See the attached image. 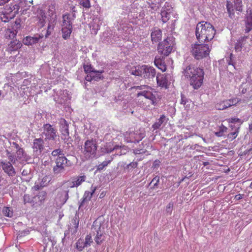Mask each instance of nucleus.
<instances>
[{
    "label": "nucleus",
    "mask_w": 252,
    "mask_h": 252,
    "mask_svg": "<svg viewBox=\"0 0 252 252\" xmlns=\"http://www.w3.org/2000/svg\"><path fill=\"white\" fill-rule=\"evenodd\" d=\"M91 27L92 28V32L94 34H96L97 33V31L100 29V25L98 24V21L97 22L96 20H94L93 23Z\"/></svg>",
    "instance_id": "nucleus-38"
},
{
    "label": "nucleus",
    "mask_w": 252,
    "mask_h": 252,
    "mask_svg": "<svg viewBox=\"0 0 252 252\" xmlns=\"http://www.w3.org/2000/svg\"><path fill=\"white\" fill-rule=\"evenodd\" d=\"M156 75V69L151 66L148 65H144L142 76L141 77L144 78L145 79H153Z\"/></svg>",
    "instance_id": "nucleus-13"
},
{
    "label": "nucleus",
    "mask_w": 252,
    "mask_h": 252,
    "mask_svg": "<svg viewBox=\"0 0 252 252\" xmlns=\"http://www.w3.org/2000/svg\"><path fill=\"white\" fill-rule=\"evenodd\" d=\"M124 135L126 141L131 143H138L145 136L144 132L138 131L135 132L131 130L127 131Z\"/></svg>",
    "instance_id": "nucleus-6"
},
{
    "label": "nucleus",
    "mask_w": 252,
    "mask_h": 252,
    "mask_svg": "<svg viewBox=\"0 0 252 252\" xmlns=\"http://www.w3.org/2000/svg\"><path fill=\"white\" fill-rule=\"evenodd\" d=\"M239 128H240L239 127H238L236 129L235 131L233 132H230L227 135V139L230 141L233 140L237 137L238 133L239 132Z\"/></svg>",
    "instance_id": "nucleus-39"
},
{
    "label": "nucleus",
    "mask_w": 252,
    "mask_h": 252,
    "mask_svg": "<svg viewBox=\"0 0 252 252\" xmlns=\"http://www.w3.org/2000/svg\"><path fill=\"white\" fill-rule=\"evenodd\" d=\"M184 74L189 79L190 84L194 89H197L202 85L204 74L203 68L189 65L184 70Z\"/></svg>",
    "instance_id": "nucleus-1"
},
{
    "label": "nucleus",
    "mask_w": 252,
    "mask_h": 252,
    "mask_svg": "<svg viewBox=\"0 0 252 252\" xmlns=\"http://www.w3.org/2000/svg\"><path fill=\"white\" fill-rule=\"evenodd\" d=\"M143 67L144 65H138L137 66H130V68L128 66V69L131 74L141 77L142 76Z\"/></svg>",
    "instance_id": "nucleus-24"
},
{
    "label": "nucleus",
    "mask_w": 252,
    "mask_h": 252,
    "mask_svg": "<svg viewBox=\"0 0 252 252\" xmlns=\"http://www.w3.org/2000/svg\"><path fill=\"white\" fill-rule=\"evenodd\" d=\"M249 129L252 130V122L249 124Z\"/></svg>",
    "instance_id": "nucleus-62"
},
{
    "label": "nucleus",
    "mask_w": 252,
    "mask_h": 252,
    "mask_svg": "<svg viewBox=\"0 0 252 252\" xmlns=\"http://www.w3.org/2000/svg\"><path fill=\"white\" fill-rule=\"evenodd\" d=\"M165 118V116L164 115H161L160 118L158 119V121L155 122L152 126V127L154 129H157L159 128V127L162 124Z\"/></svg>",
    "instance_id": "nucleus-36"
},
{
    "label": "nucleus",
    "mask_w": 252,
    "mask_h": 252,
    "mask_svg": "<svg viewBox=\"0 0 252 252\" xmlns=\"http://www.w3.org/2000/svg\"><path fill=\"white\" fill-rule=\"evenodd\" d=\"M153 43H157L162 38V31L158 28H154L151 33Z\"/></svg>",
    "instance_id": "nucleus-20"
},
{
    "label": "nucleus",
    "mask_w": 252,
    "mask_h": 252,
    "mask_svg": "<svg viewBox=\"0 0 252 252\" xmlns=\"http://www.w3.org/2000/svg\"><path fill=\"white\" fill-rule=\"evenodd\" d=\"M2 168L4 171L9 176H14L15 175V169L10 162L2 163Z\"/></svg>",
    "instance_id": "nucleus-23"
},
{
    "label": "nucleus",
    "mask_w": 252,
    "mask_h": 252,
    "mask_svg": "<svg viewBox=\"0 0 252 252\" xmlns=\"http://www.w3.org/2000/svg\"><path fill=\"white\" fill-rule=\"evenodd\" d=\"M204 43H196L192 46V54L197 60L203 59L205 57V45Z\"/></svg>",
    "instance_id": "nucleus-8"
},
{
    "label": "nucleus",
    "mask_w": 252,
    "mask_h": 252,
    "mask_svg": "<svg viewBox=\"0 0 252 252\" xmlns=\"http://www.w3.org/2000/svg\"><path fill=\"white\" fill-rule=\"evenodd\" d=\"M131 89L138 90L141 91H143L144 90H153L152 88L148 86V85H141V86H136L132 87Z\"/></svg>",
    "instance_id": "nucleus-42"
},
{
    "label": "nucleus",
    "mask_w": 252,
    "mask_h": 252,
    "mask_svg": "<svg viewBox=\"0 0 252 252\" xmlns=\"http://www.w3.org/2000/svg\"><path fill=\"white\" fill-rule=\"evenodd\" d=\"M72 32V27H62V37L65 39H68Z\"/></svg>",
    "instance_id": "nucleus-30"
},
{
    "label": "nucleus",
    "mask_w": 252,
    "mask_h": 252,
    "mask_svg": "<svg viewBox=\"0 0 252 252\" xmlns=\"http://www.w3.org/2000/svg\"><path fill=\"white\" fill-rule=\"evenodd\" d=\"M105 194H106L105 192L102 191V192L100 193L99 197L100 198H103L105 196Z\"/></svg>",
    "instance_id": "nucleus-60"
},
{
    "label": "nucleus",
    "mask_w": 252,
    "mask_h": 252,
    "mask_svg": "<svg viewBox=\"0 0 252 252\" xmlns=\"http://www.w3.org/2000/svg\"><path fill=\"white\" fill-rule=\"evenodd\" d=\"M245 32L248 33L252 30V10L250 8L247 11L245 18Z\"/></svg>",
    "instance_id": "nucleus-18"
},
{
    "label": "nucleus",
    "mask_w": 252,
    "mask_h": 252,
    "mask_svg": "<svg viewBox=\"0 0 252 252\" xmlns=\"http://www.w3.org/2000/svg\"><path fill=\"white\" fill-rule=\"evenodd\" d=\"M22 43L19 40H13L7 45L5 51L9 54H12L13 52L17 51L21 48Z\"/></svg>",
    "instance_id": "nucleus-17"
},
{
    "label": "nucleus",
    "mask_w": 252,
    "mask_h": 252,
    "mask_svg": "<svg viewBox=\"0 0 252 252\" xmlns=\"http://www.w3.org/2000/svg\"><path fill=\"white\" fill-rule=\"evenodd\" d=\"M216 33V30L214 27L206 22V41L212 39Z\"/></svg>",
    "instance_id": "nucleus-21"
},
{
    "label": "nucleus",
    "mask_w": 252,
    "mask_h": 252,
    "mask_svg": "<svg viewBox=\"0 0 252 252\" xmlns=\"http://www.w3.org/2000/svg\"><path fill=\"white\" fill-rule=\"evenodd\" d=\"M243 195L241 194H237V195H235V198L236 200H240V199H241L243 198Z\"/></svg>",
    "instance_id": "nucleus-58"
},
{
    "label": "nucleus",
    "mask_w": 252,
    "mask_h": 252,
    "mask_svg": "<svg viewBox=\"0 0 252 252\" xmlns=\"http://www.w3.org/2000/svg\"><path fill=\"white\" fill-rule=\"evenodd\" d=\"M20 2L11 3L6 5L0 12V19L3 22H7L14 18L20 9Z\"/></svg>",
    "instance_id": "nucleus-2"
},
{
    "label": "nucleus",
    "mask_w": 252,
    "mask_h": 252,
    "mask_svg": "<svg viewBox=\"0 0 252 252\" xmlns=\"http://www.w3.org/2000/svg\"><path fill=\"white\" fill-rule=\"evenodd\" d=\"M32 149L37 155H39L44 149V142L42 138H35L33 140Z\"/></svg>",
    "instance_id": "nucleus-14"
},
{
    "label": "nucleus",
    "mask_w": 252,
    "mask_h": 252,
    "mask_svg": "<svg viewBox=\"0 0 252 252\" xmlns=\"http://www.w3.org/2000/svg\"><path fill=\"white\" fill-rule=\"evenodd\" d=\"M11 147H14V150L16 151V153L8 149L6 151V155L8 159L11 162H15L16 159H21L23 157L24 150L21 148L17 143L15 142L12 143Z\"/></svg>",
    "instance_id": "nucleus-7"
},
{
    "label": "nucleus",
    "mask_w": 252,
    "mask_h": 252,
    "mask_svg": "<svg viewBox=\"0 0 252 252\" xmlns=\"http://www.w3.org/2000/svg\"><path fill=\"white\" fill-rule=\"evenodd\" d=\"M50 27H51V26L50 25H49L48 26V30L47 31V33L45 35L46 37H48V36L51 34V32L49 31V30L50 29Z\"/></svg>",
    "instance_id": "nucleus-59"
},
{
    "label": "nucleus",
    "mask_w": 252,
    "mask_h": 252,
    "mask_svg": "<svg viewBox=\"0 0 252 252\" xmlns=\"http://www.w3.org/2000/svg\"><path fill=\"white\" fill-rule=\"evenodd\" d=\"M3 214L8 217H11L13 215V212L9 207H4L2 210Z\"/></svg>",
    "instance_id": "nucleus-47"
},
{
    "label": "nucleus",
    "mask_w": 252,
    "mask_h": 252,
    "mask_svg": "<svg viewBox=\"0 0 252 252\" xmlns=\"http://www.w3.org/2000/svg\"><path fill=\"white\" fill-rule=\"evenodd\" d=\"M104 231L101 229L100 227H99L97 231L96 235L94 238V240L97 244H101L104 240Z\"/></svg>",
    "instance_id": "nucleus-31"
},
{
    "label": "nucleus",
    "mask_w": 252,
    "mask_h": 252,
    "mask_svg": "<svg viewBox=\"0 0 252 252\" xmlns=\"http://www.w3.org/2000/svg\"><path fill=\"white\" fill-rule=\"evenodd\" d=\"M203 23H198L196 28L195 35L199 43L205 42V25Z\"/></svg>",
    "instance_id": "nucleus-15"
},
{
    "label": "nucleus",
    "mask_w": 252,
    "mask_h": 252,
    "mask_svg": "<svg viewBox=\"0 0 252 252\" xmlns=\"http://www.w3.org/2000/svg\"><path fill=\"white\" fill-rule=\"evenodd\" d=\"M157 81L159 86L165 89L168 88V80L165 74H158L157 76Z\"/></svg>",
    "instance_id": "nucleus-22"
},
{
    "label": "nucleus",
    "mask_w": 252,
    "mask_h": 252,
    "mask_svg": "<svg viewBox=\"0 0 252 252\" xmlns=\"http://www.w3.org/2000/svg\"><path fill=\"white\" fill-rule=\"evenodd\" d=\"M170 9H167L165 7H162L161 11V20L163 23L167 22L170 19Z\"/></svg>",
    "instance_id": "nucleus-29"
},
{
    "label": "nucleus",
    "mask_w": 252,
    "mask_h": 252,
    "mask_svg": "<svg viewBox=\"0 0 252 252\" xmlns=\"http://www.w3.org/2000/svg\"><path fill=\"white\" fill-rule=\"evenodd\" d=\"M10 0H0V6L3 5L6 3L8 2Z\"/></svg>",
    "instance_id": "nucleus-57"
},
{
    "label": "nucleus",
    "mask_w": 252,
    "mask_h": 252,
    "mask_svg": "<svg viewBox=\"0 0 252 252\" xmlns=\"http://www.w3.org/2000/svg\"><path fill=\"white\" fill-rule=\"evenodd\" d=\"M51 154L53 157L57 158L61 157L62 156H64L63 151L60 149L54 150L52 151Z\"/></svg>",
    "instance_id": "nucleus-45"
},
{
    "label": "nucleus",
    "mask_w": 252,
    "mask_h": 252,
    "mask_svg": "<svg viewBox=\"0 0 252 252\" xmlns=\"http://www.w3.org/2000/svg\"><path fill=\"white\" fill-rule=\"evenodd\" d=\"M86 179V176L85 175L78 176L74 179H73L69 187L70 188L78 187L81 185L83 182H85Z\"/></svg>",
    "instance_id": "nucleus-28"
},
{
    "label": "nucleus",
    "mask_w": 252,
    "mask_h": 252,
    "mask_svg": "<svg viewBox=\"0 0 252 252\" xmlns=\"http://www.w3.org/2000/svg\"><path fill=\"white\" fill-rule=\"evenodd\" d=\"M138 163L137 162H131L129 164H127L125 169L126 170L127 172L130 171L132 169H134L137 167Z\"/></svg>",
    "instance_id": "nucleus-44"
},
{
    "label": "nucleus",
    "mask_w": 252,
    "mask_h": 252,
    "mask_svg": "<svg viewBox=\"0 0 252 252\" xmlns=\"http://www.w3.org/2000/svg\"><path fill=\"white\" fill-rule=\"evenodd\" d=\"M91 0H79V3L80 5L86 8L91 7Z\"/></svg>",
    "instance_id": "nucleus-43"
},
{
    "label": "nucleus",
    "mask_w": 252,
    "mask_h": 252,
    "mask_svg": "<svg viewBox=\"0 0 252 252\" xmlns=\"http://www.w3.org/2000/svg\"><path fill=\"white\" fill-rule=\"evenodd\" d=\"M151 90H144L140 91L137 94V96H143L145 98L149 100V103L148 106H156L157 104V99L156 98V92L154 94L150 91Z\"/></svg>",
    "instance_id": "nucleus-9"
},
{
    "label": "nucleus",
    "mask_w": 252,
    "mask_h": 252,
    "mask_svg": "<svg viewBox=\"0 0 252 252\" xmlns=\"http://www.w3.org/2000/svg\"><path fill=\"white\" fill-rule=\"evenodd\" d=\"M181 98L180 103L185 105L187 102V99L185 95L183 94H181Z\"/></svg>",
    "instance_id": "nucleus-53"
},
{
    "label": "nucleus",
    "mask_w": 252,
    "mask_h": 252,
    "mask_svg": "<svg viewBox=\"0 0 252 252\" xmlns=\"http://www.w3.org/2000/svg\"><path fill=\"white\" fill-rule=\"evenodd\" d=\"M97 189L96 187H94L93 185L91 187V191H86L83 195L80 203L79 208H84L86 209L90 201L91 200L94 193Z\"/></svg>",
    "instance_id": "nucleus-11"
},
{
    "label": "nucleus",
    "mask_w": 252,
    "mask_h": 252,
    "mask_svg": "<svg viewBox=\"0 0 252 252\" xmlns=\"http://www.w3.org/2000/svg\"><path fill=\"white\" fill-rule=\"evenodd\" d=\"M172 49L171 44L167 39H164L162 42L159 43L158 47V53L165 56H168L171 53Z\"/></svg>",
    "instance_id": "nucleus-12"
},
{
    "label": "nucleus",
    "mask_w": 252,
    "mask_h": 252,
    "mask_svg": "<svg viewBox=\"0 0 252 252\" xmlns=\"http://www.w3.org/2000/svg\"><path fill=\"white\" fill-rule=\"evenodd\" d=\"M75 247L78 251L81 252L87 247L84 243V239L80 238L76 242Z\"/></svg>",
    "instance_id": "nucleus-33"
},
{
    "label": "nucleus",
    "mask_w": 252,
    "mask_h": 252,
    "mask_svg": "<svg viewBox=\"0 0 252 252\" xmlns=\"http://www.w3.org/2000/svg\"><path fill=\"white\" fill-rule=\"evenodd\" d=\"M227 128L222 124L219 126V130L215 132V134L218 137H222L226 132Z\"/></svg>",
    "instance_id": "nucleus-35"
},
{
    "label": "nucleus",
    "mask_w": 252,
    "mask_h": 252,
    "mask_svg": "<svg viewBox=\"0 0 252 252\" xmlns=\"http://www.w3.org/2000/svg\"><path fill=\"white\" fill-rule=\"evenodd\" d=\"M228 104L229 105V107L232 106L236 105L237 103L241 102V99L238 97L233 98L230 99L226 100Z\"/></svg>",
    "instance_id": "nucleus-41"
},
{
    "label": "nucleus",
    "mask_w": 252,
    "mask_h": 252,
    "mask_svg": "<svg viewBox=\"0 0 252 252\" xmlns=\"http://www.w3.org/2000/svg\"><path fill=\"white\" fill-rule=\"evenodd\" d=\"M17 32L16 31H13L11 29H8L5 31V36L6 38L9 39H12L15 37L16 35Z\"/></svg>",
    "instance_id": "nucleus-37"
},
{
    "label": "nucleus",
    "mask_w": 252,
    "mask_h": 252,
    "mask_svg": "<svg viewBox=\"0 0 252 252\" xmlns=\"http://www.w3.org/2000/svg\"><path fill=\"white\" fill-rule=\"evenodd\" d=\"M47 197V193L45 191H39L37 195L33 198V206L35 204L42 205L45 201Z\"/></svg>",
    "instance_id": "nucleus-19"
},
{
    "label": "nucleus",
    "mask_w": 252,
    "mask_h": 252,
    "mask_svg": "<svg viewBox=\"0 0 252 252\" xmlns=\"http://www.w3.org/2000/svg\"><path fill=\"white\" fill-rule=\"evenodd\" d=\"M68 198V191H67L65 193V197L63 199V201L62 202L61 204L62 205L64 204L66 202V201H67Z\"/></svg>",
    "instance_id": "nucleus-54"
},
{
    "label": "nucleus",
    "mask_w": 252,
    "mask_h": 252,
    "mask_svg": "<svg viewBox=\"0 0 252 252\" xmlns=\"http://www.w3.org/2000/svg\"><path fill=\"white\" fill-rule=\"evenodd\" d=\"M85 80L88 82H91L92 80H96L95 79V77L94 76V75H92V73L89 74H88L86 77H85Z\"/></svg>",
    "instance_id": "nucleus-51"
},
{
    "label": "nucleus",
    "mask_w": 252,
    "mask_h": 252,
    "mask_svg": "<svg viewBox=\"0 0 252 252\" xmlns=\"http://www.w3.org/2000/svg\"><path fill=\"white\" fill-rule=\"evenodd\" d=\"M171 204H168V205H167V206H166V209H170L171 208Z\"/></svg>",
    "instance_id": "nucleus-63"
},
{
    "label": "nucleus",
    "mask_w": 252,
    "mask_h": 252,
    "mask_svg": "<svg viewBox=\"0 0 252 252\" xmlns=\"http://www.w3.org/2000/svg\"><path fill=\"white\" fill-rule=\"evenodd\" d=\"M112 161V159L104 161L97 166V170H102L106 167Z\"/></svg>",
    "instance_id": "nucleus-46"
},
{
    "label": "nucleus",
    "mask_w": 252,
    "mask_h": 252,
    "mask_svg": "<svg viewBox=\"0 0 252 252\" xmlns=\"http://www.w3.org/2000/svg\"><path fill=\"white\" fill-rule=\"evenodd\" d=\"M160 178L158 176H156L150 183L149 185H153V187H151L152 189H154L157 187L159 182Z\"/></svg>",
    "instance_id": "nucleus-40"
},
{
    "label": "nucleus",
    "mask_w": 252,
    "mask_h": 252,
    "mask_svg": "<svg viewBox=\"0 0 252 252\" xmlns=\"http://www.w3.org/2000/svg\"><path fill=\"white\" fill-rule=\"evenodd\" d=\"M205 48H206V57L207 55H209L211 50L209 49V46L208 44H206Z\"/></svg>",
    "instance_id": "nucleus-56"
},
{
    "label": "nucleus",
    "mask_w": 252,
    "mask_h": 252,
    "mask_svg": "<svg viewBox=\"0 0 252 252\" xmlns=\"http://www.w3.org/2000/svg\"><path fill=\"white\" fill-rule=\"evenodd\" d=\"M60 130L62 133V138L64 140L69 137V126L67 121L64 119H61L59 121Z\"/></svg>",
    "instance_id": "nucleus-16"
},
{
    "label": "nucleus",
    "mask_w": 252,
    "mask_h": 252,
    "mask_svg": "<svg viewBox=\"0 0 252 252\" xmlns=\"http://www.w3.org/2000/svg\"><path fill=\"white\" fill-rule=\"evenodd\" d=\"M23 201L25 204L32 202V199L29 194H25L23 196Z\"/></svg>",
    "instance_id": "nucleus-49"
},
{
    "label": "nucleus",
    "mask_w": 252,
    "mask_h": 252,
    "mask_svg": "<svg viewBox=\"0 0 252 252\" xmlns=\"http://www.w3.org/2000/svg\"><path fill=\"white\" fill-rule=\"evenodd\" d=\"M62 27H72V20H73L71 15L69 13H65L62 16Z\"/></svg>",
    "instance_id": "nucleus-25"
},
{
    "label": "nucleus",
    "mask_w": 252,
    "mask_h": 252,
    "mask_svg": "<svg viewBox=\"0 0 252 252\" xmlns=\"http://www.w3.org/2000/svg\"><path fill=\"white\" fill-rule=\"evenodd\" d=\"M228 122L229 123L235 124L237 123H240L241 119L236 118H231L228 119Z\"/></svg>",
    "instance_id": "nucleus-50"
},
{
    "label": "nucleus",
    "mask_w": 252,
    "mask_h": 252,
    "mask_svg": "<svg viewBox=\"0 0 252 252\" xmlns=\"http://www.w3.org/2000/svg\"><path fill=\"white\" fill-rule=\"evenodd\" d=\"M242 48V43L240 41H238L235 46V49L236 51H241Z\"/></svg>",
    "instance_id": "nucleus-52"
},
{
    "label": "nucleus",
    "mask_w": 252,
    "mask_h": 252,
    "mask_svg": "<svg viewBox=\"0 0 252 252\" xmlns=\"http://www.w3.org/2000/svg\"><path fill=\"white\" fill-rule=\"evenodd\" d=\"M97 148V142L95 140H87L84 143L83 153L87 158H90L95 156Z\"/></svg>",
    "instance_id": "nucleus-4"
},
{
    "label": "nucleus",
    "mask_w": 252,
    "mask_h": 252,
    "mask_svg": "<svg viewBox=\"0 0 252 252\" xmlns=\"http://www.w3.org/2000/svg\"><path fill=\"white\" fill-rule=\"evenodd\" d=\"M41 188V186L38 184H35V185L32 187V189L34 190H38Z\"/></svg>",
    "instance_id": "nucleus-55"
},
{
    "label": "nucleus",
    "mask_w": 252,
    "mask_h": 252,
    "mask_svg": "<svg viewBox=\"0 0 252 252\" xmlns=\"http://www.w3.org/2000/svg\"><path fill=\"white\" fill-rule=\"evenodd\" d=\"M43 35H39L38 36H34V37H32V36H26L24 39H23V43L25 45H32L35 43H37L39 40L43 37Z\"/></svg>",
    "instance_id": "nucleus-27"
},
{
    "label": "nucleus",
    "mask_w": 252,
    "mask_h": 252,
    "mask_svg": "<svg viewBox=\"0 0 252 252\" xmlns=\"http://www.w3.org/2000/svg\"><path fill=\"white\" fill-rule=\"evenodd\" d=\"M43 133L45 136L46 140H55L57 137V130L52 125L46 124L43 125Z\"/></svg>",
    "instance_id": "nucleus-10"
},
{
    "label": "nucleus",
    "mask_w": 252,
    "mask_h": 252,
    "mask_svg": "<svg viewBox=\"0 0 252 252\" xmlns=\"http://www.w3.org/2000/svg\"><path fill=\"white\" fill-rule=\"evenodd\" d=\"M83 68L85 72L86 73H98L99 74L102 73L104 71L103 70H96L93 68L91 64H86L83 65Z\"/></svg>",
    "instance_id": "nucleus-32"
},
{
    "label": "nucleus",
    "mask_w": 252,
    "mask_h": 252,
    "mask_svg": "<svg viewBox=\"0 0 252 252\" xmlns=\"http://www.w3.org/2000/svg\"><path fill=\"white\" fill-rule=\"evenodd\" d=\"M232 56V54L230 55V61L228 62V65H232L234 66V64L231 63V56Z\"/></svg>",
    "instance_id": "nucleus-61"
},
{
    "label": "nucleus",
    "mask_w": 252,
    "mask_h": 252,
    "mask_svg": "<svg viewBox=\"0 0 252 252\" xmlns=\"http://www.w3.org/2000/svg\"><path fill=\"white\" fill-rule=\"evenodd\" d=\"M226 7L229 17L233 19L235 18V11L242 12L243 11V2L227 0Z\"/></svg>",
    "instance_id": "nucleus-5"
},
{
    "label": "nucleus",
    "mask_w": 252,
    "mask_h": 252,
    "mask_svg": "<svg viewBox=\"0 0 252 252\" xmlns=\"http://www.w3.org/2000/svg\"><path fill=\"white\" fill-rule=\"evenodd\" d=\"M84 240V243L87 247L90 246L93 243L92 236L90 234H88L86 236Z\"/></svg>",
    "instance_id": "nucleus-48"
},
{
    "label": "nucleus",
    "mask_w": 252,
    "mask_h": 252,
    "mask_svg": "<svg viewBox=\"0 0 252 252\" xmlns=\"http://www.w3.org/2000/svg\"><path fill=\"white\" fill-rule=\"evenodd\" d=\"M215 107L218 110H222L229 107V105L228 104L227 100H225L217 103Z\"/></svg>",
    "instance_id": "nucleus-34"
},
{
    "label": "nucleus",
    "mask_w": 252,
    "mask_h": 252,
    "mask_svg": "<svg viewBox=\"0 0 252 252\" xmlns=\"http://www.w3.org/2000/svg\"><path fill=\"white\" fill-rule=\"evenodd\" d=\"M56 165L53 167V173L55 175H59L63 173L66 168L71 165L70 160H68L64 156L55 158Z\"/></svg>",
    "instance_id": "nucleus-3"
},
{
    "label": "nucleus",
    "mask_w": 252,
    "mask_h": 252,
    "mask_svg": "<svg viewBox=\"0 0 252 252\" xmlns=\"http://www.w3.org/2000/svg\"><path fill=\"white\" fill-rule=\"evenodd\" d=\"M157 162H158V161H157L156 160L154 163V165L155 166V167H156L157 165H158V163H157Z\"/></svg>",
    "instance_id": "nucleus-64"
},
{
    "label": "nucleus",
    "mask_w": 252,
    "mask_h": 252,
    "mask_svg": "<svg viewBox=\"0 0 252 252\" xmlns=\"http://www.w3.org/2000/svg\"><path fill=\"white\" fill-rule=\"evenodd\" d=\"M155 65L162 71H165L166 70V65L164 60L160 57H156L154 60Z\"/></svg>",
    "instance_id": "nucleus-26"
}]
</instances>
